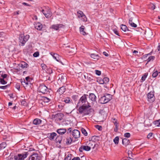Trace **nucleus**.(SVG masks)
I'll list each match as a JSON object with an SVG mask.
<instances>
[{
    "label": "nucleus",
    "instance_id": "7ed1b4c3",
    "mask_svg": "<svg viewBox=\"0 0 160 160\" xmlns=\"http://www.w3.org/2000/svg\"><path fill=\"white\" fill-rule=\"evenodd\" d=\"M29 38V36L28 35H27L25 36H24L23 35H21L19 36V42L21 43L22 45H23Z\"/></svg>",
    "mask_w": 160,
    "mask_h": 160
},
{
    "label": "nucleus",
    "instance_id": "412c9836",
    "mask_svg": "<svg viewBox=\"0 0 160 160\" xmlns=\"http://www.w3.org/2000/svg\"><path fill=\"white\" fill-rule=\"evenodd\" d=\"M91 57L94 59L95 61L98 60L100 57L98 54H95L94 53H92L90 54Z\"/></svg>",
    "mask_w": 160,
    "mask_h": 160
},
{
    "label": "nucleus",
    "instance_id": "39448f33",
    "mask_svg": "<svg viewBox=\"0 0 160 160\" xmlns=\"http://www.w3.org/2000/svg\"><path fill=\"white\" fill-rule=\"evenodd\" d=\"M64 115L62 113H58L55 115H52V117L56 122H59L62 120Z\"/></svg>",
    "mask_w": 160,
    "mask_h": 160
},
{
    "label": "nucleus",
    "instance_id": "7c9ffc66",
    "mask_svg": "<svg viewBox=\"0 0 160 160\" xmlns=\"http://www.w3.org/2000/svg\"><path fill=\"white\" fill-rule=\"evenodd\" d=\"M113 120L115 121V122L114 123L115 126V128L114 129V131L115 132H117L118 130V123L117 122L116 119L114 118Z\"/></svg>",
    "mask_w": 160,
    "mask_h": 160
},
{
    "label": "nucleus",
    "instance_id": "4d7b16f0",
    "mask_svg": "<svg viewBox=\"0 0 160 160\" xmlns=\"http://www.w3.org/2000/svg\"><path fill=\"white\" fill-rule=\"evenodd\" d=\"M22 4L23 5H25V6H31V5L26 3V2H23L22 3Z\"/></svg>",
    "mask_w": 160,
    "mask_h": 160
},
{
    "label": "nucleus",
    "instance_id": "cd10ccee",
    "mask_svg": "<svg viewBox=\"0 0 160 160\" xmlns=\"http://www.w3.org/2000/svg\"><path fill=\"white\" fill-rule=\"evenodd\" d=\"M84 27L83 26H82L80 28V31L81 34L84 35L86 34V32L84 31Z\"/></svg>",
    "mask_w": 160,
    "mask_h": 160
},
{
    "label": "nucleus",
    "instance_id": "bf43d9fd",
    "mask_svg": "<svg viewBox=\"0 0 160 160\" xmlns=\"http://www.w3.org/2000/svg\"><path fill=\"white\" fill-rule=\"evenodd\" d=\"M21 104L23 105H26V102L24 101L23 100L21 102Z\"/></svg>",
    "mask_w": 160,
    "mask_h": 160
},
{
    "label": "nucleus",
    "instance_id": "6e6552de",
    "mask_svg": "<svg viewBox=\"0 0 160 160\" xmlns=\"http://www.w3.org/2000/svg\"><path fill=\"white\" fill-rule=\"evenodd\" d=\"M38 90L40 92L42 93H45L48 92L47 87L43 84L40 85Z\"/></svg>",
    "mask_w": 160,
    "mask_h": 160
},
{
    "label": "nucleus",
    "instance_id": "c03bdc74",
    "mask_svg": "<svg viewBox=\"0 0 160 160\" xmlns=\"http://www.w3.org/2000/svg\"><path fill=\"white\" fill-rule=\"evenodd\" d=\"M104 82L105 83H106L109 81V79L107 77H105L103 79Z\"/></svg>",
    "mask_w": 160,
    "mask_h": 160
},
{
    "label": "nucleus",
    "instance_id": "1a4fd4ad",
    "mask_svg": "<svg viewBox=\"0 0 160 160\" xmlns=\"http://www.w3.org/2000/svg\"><path fill=\"white\" fill-rule=\"evenodd\" d=\"M77 14L78 17L79 18H81L82 21L84 22L87 21V18L82 11H79L77 12Z\"/></svg>",
    "mask_w": 160,
    "mask_h": 160
},
{
    "label": "nucleus",
    "instance_id": "9d476101",
    "mask_svg": "<svg viewBox=\"0 0 160 160\" xmlns=\"http://www.w3.org/2000/svg\"><path fill=\"white\" fill-rule=\"evenodd\" d=\"M42 12L46 18H49L51 16V12L49 8H47L45 10L44 9L42 10Z\"/></svg>",
    "mask_w": 160,
    "mask_h": 160
},
{
    "label": "nucleus",
    "instance_id": "4468645a",
    "mask_svg": "<svg viewBox=\"0 0 160 160\" xmlns=\"http://www.w3.org/2000/svg\"><path fill=\"white\" fill-rule=\"evenodd\" d=\"M28 160H40V158L37 153H34L31 156Z\"/></svg>",
    "mask_w": 160,
    "mask_h": 160
},
{
    "label": "nucleus",
    "instance_id": "4be33fe9",
    "mask_svg": "<svg viewBox=\"0 0 160 160\" xmlns=\"http://www.w3.org/2000/svg\"><path fill=\"white\" fill-rule=\"evenodd\" d=\"M42 26L40 23H38L35 25V28L36 29L39 30H41L42 28Z\"/></svg>",
    "mask_w": 160,
    "mask_h": 160
},
{
    "label": "nucleus",
    "instance_id": "3c124183",
    "mask_svg": "<svg viewBox=\"0 0 160 160\" xmlns=\"http://www.w3.org/2000/svg\"><path fill=\"white\" fill-rule=\"evenodd\" d=\"M96 128L98 129L99 130H101L102 129V127L99 125H97L96 126Z\"/></svg>",
    "mask_w": 160,
    "mask_h": 160
},
{
    "label": "nucleus",
    "instance_id": "ea45409f",
    "mask_svg": "<svg viewBox=\"0 0 160 160\" xmlns=\"http://www.w3.org/2000/svg\"><path fill=\"white\" fill-rule=\"evenodd\" d=\"M81 131L82 133L85 136H87L88 135V133L85 129L84 128H82L81 129Z\"/></svg>",
    "mask_w": 160,
    "mask_h": 160
},
{
    "label": "nucleus",
    "instance_id": "9b49d317",
    "mask_svg": "<svg viewBox=\"0 0 160 160\" xmlns=\"http://www.w3.org/2000/svg\"><path fill=\"white\" fill-rule=\"evenodd\" d=\"M64 26L62 24H54L52 25L50 28L52 29L55 30H59L61 28H64Z\"/></svg>",
    "mask_w": 160,
    "mask_h": 160
},
{
    "label": "nucleus",
    "instance_id": "f3484780",
    "mask_svg": "<svg viewBox=\"0 0 160 160\" xmlns=\"http://www.w3.org/2000/svg\"><path fill=\"white\" fill-rule=\"evenodd\" d=\"M89 98L92 101L96 102L97 98L94 93H90Z\"/></svg>",
    "mask_w": 160,
    "mask_h": 160
},
{
    "label": "nucleus",
    "instance_id": "09e8293b",
    "mask_svg": "<svg viewBox=\"0 0 160 160\" xmlns=\"http://www.w3.org/2000/svg\"><path fill=\"white\" fill-rule=\"evenodd\" d=\"M9 85H7L4 86H0V88H1L3 89H6L7 88L8 86H9Z\"/></svg>",
    "mask_w": 160,
    "mask_h": 160
},
{
    "label": "nucleus",
    "instance_id": "e433bc0d",
    "mask_svg": "<svg viewBox=\"0 0 160 160\" xmlns=\"http://www.w3.org/2000/svg\"><path fill=\"white\" fill-rule=\"evenodd\" d=\"M66 144H70L71 143L72 140L70 137L67 138Z\"/></svg>",
    "mask_w": 160,
    "mask_h": 160
},
{
    "label": "nucleus",
    "instance_id": "423d86ee",
    "mask_svg": "<svg viewBox=\"0 0 160 160\" xmlns=\"http://www.w3.org/2000/svg\"><path fill=\"white\" fill-rule=\"evenodd\" d=\"M20 81L25 88H30L32 85L30 81H25L24 78L20 79Z\"/></svg>",
    "mask_w": 160,
    "mask_h": 160
},
{
    "label": "nucleus",
    "instance_id": "864d4df0",
    "mask_svg": "<svg viewBox=\"0 0 160 160\" xmlns=\"http://www.w3.org/2000/svg\"><path fill=\"white\" fill-rule=\"evenodd\" d=\"M15 87L18 90H19L20 89V86L19 83H17L15 85Z\"/></svg>",
    "mask_w": 160,
    "mask_h": 160
},
{
    "label": "nucleus",
    "instance_id": "0e129e2a",
    "mask_svg": "<svg viewBox=\"0 0 160 160\" xmlns=\"http://www.w3.org/2000/svg\"><path fill=\"white\" fill-rule=\"evenodd\" d=\"M105 83L103 79L101 80L100 81V83L101 84H103V83Z\"/></svg>",
    "mask_w": 160,
    "mask_h": 160
},
{
    "label": "nucleus",
    "instance_id": "f257e3e1",
    "mask_svg": "<svg viewBox=\"0 0 160 160\" xmlns=\"http://www.w3.org/2000/svg\"><path fill=\"white\" fill-rule=\"evenodd\" d=\"M90 107L91 106L89 104L87 105H82L78 108V112H77V113L82 114L83 116L88 115L91 112V110H92L91 108L88 109V108Z\"/></svg>",
    "mask_w": 160,
    "mask_h": 160
},
{
    "label": "nucleus",
    "instance_id": "b1692460",
    "mask_svg": "<svg viewBox=\"0 0 160 160\" xmlns=\"http://www.w3.org/2000/svg\"><path fill=\"white\" fill-rule=\"evenodd\" d=\"M53 58L56 60L61 63L63 64L62 63V62L59 59V55L58 54H53Z\"/></svg>",
    "mask_w": 160,
    "mask_h": 160
},
{
    "label": "nucleus",
    "instance_id": "c756f323",
    "mask_svg": "<svg viewBox=\"0 0 160 160\" xmlns=\"http://www.w3.org/2000/svg\"><path fill=\"white\" fill-rule=\"evenodd\" d=\"M7 77V75L6 74L3 73L2 71L0 72V78L2 79H5Z\"/></svg>",
    "mask_w": 160,
    "mask_h": 160
},
{
    "label": "nucleus",
    "instance_id": "393cba45",
    "mask_svg": "<svg viewBox=\"0 0 160 160\" xmlns=\"http://www.w3.org/2000/svg\"><path fill=\"white\" fill-rule=\"evenodd\" d=\"M129 140L127 138H124L122 140V144L126 146L129 143Z\"/></svg>",
    "mask_w": 160,
    "mask_h": 160
},
{
    "label": "nucleus",
    "instance_id": "69168bd1",
    "mask_svg": "<svg viewBox=\"0 0 160 160\" xmlns=\"http://www.w3.org/2000/svg\"><path fill=\"white\" fill-rule=\"evenodd\" d=\"M29 78H30L29 77H26L25 78V81H29L28 80Z\"/></svg>",
    "mask_w": 160,
    "mask_h": 160
},
{
    "label": "nucleus",
    "instance_id": "20e7f679",
    "mask_svg": "<svg viewBox=\"0 0 160 160\" xmlns=\"http://www.w3.org/2000/svg\"><path fill=\"white\" fill-rule=\"evenodd\" d=\"M28 156L27 152H24V153L18 154V155L14 156V159L15 160H24Z\"/></svg>",
    "mask_w": 160,
    "mask_h": 160
},
{
    "label": "nucleus",
    "instance_id": "338daca9",
    "mask_svg": "<svg viewBox=\"0 0 160 160\" xmlns=\"http://www.w3.org/2000/svg\"><path fill=\"white\" fill-rule=\"evenodd\" d=\"M158 51L160 52V45L158 46Z\"/></svg>",
    "mask_w": 160,
    "mask_h": 160
},
{
    "label": "nucleus",
    "instance_id": "8fccbe9b",
    "mask_svg": "<svg viewBox=\"0 0 160 160\" xmlns=\"http://www.w3.org/2000/svg\"><path fill=\"white\" fill-rule=\"evenodd\" d=\"M95 72L96 74L98 76L100 75L101 74V71L98 70H95Z\"/></svg>",
    "mask_w": 160,
    "mask_h": 160
},
{
    "label": "nucleus",
    "instance_id": "c85d7f7f",
    "mask_svg": "<svg viewBox=\"0 0 160 160\" xmlns=\"http://www.w3.org/2000/svg\"><path fill=\"white\" fill-rule=\"evenodd\" d=\"M72 156V154L69 153H68L67 155L66 154L64 160H71Z\"/></svg>",
    "mask_w": 160,
    "mask_h": 160
},
{
    "label": "nucleus",
    "instance_id": "e2e57ef3",
    "mask_svg": "<svg viewBox=\"0 0 160 160\" xmlns=\"http://www.w3.org/2000/svg\"><path fill=\"white\" fill-rule=\"evenodd\" d=\"M103 54L106 56L107 57L108 56V54L106 52H103Z\"/></svg>",
    "mask_w": 160,
    "mask_h": 160
},
{
    "label": "nucleus",
    "instance_id": "0eeeda50",
    "mask_svg": "<svg viewBox=\"0 0 160 160\" xmlns=\"http://www.w3.org/2000/svg\"><path fill=\"white\" fill-rule=\"evenodd\" d=\"M88 96L87 95L84 94L79 99V101L78 103V104L80 105H85L86 102H87L88 105L89 104L87 101V96Z\"/></svg>",
    "mask_w": 160,
    "mask_h": 160
},
{
    "label": "nucleus",
    "instance_id": "5701e85b",
    "mask_svg": "<svg viewBox=\"0 0 160 160\" xmlns=\"http://www.w3.org/2000/svg\"><path fill=\"white\" fill-rule=\"evenodd\" d=\"M129 23L131 26L136 28L137 27V25L132 22V18H130Z\"/></svg>",
    "mask_w": 160,
    "mask_h": 160
},
{
    "label": "nucleus",
    "instance_id": "de8ad7c7",
    "mask_svg": "<svg viewBox=\"0 0 160 160\" xmlns=\"http://www.w3.org/2000/svg\"><path fill=\"white\" fill-rule=\"evenodd\" d=\"M124 136L126 138H128L130 136V134L129 133H126L124 134Z\"/></svg>",
    "mask_w": 160,
    "mask_h": 160
},
{
    "label": "nucleus",
    "instance_id": "c9c22d12",
    "mask_svg": "<svg viewBox=\"0 0 160 160\" xmlns=\"http://www.w3.org/2000/svg\"><path fill=\"white\" fill-rule=\"evenodd\" d=\"M119 138L118 136L116 137L113 139V142L115 144H118V143Z\"/></svg>",
    "mask_w": 160,
    "mask_h": 160
},
{
    "label": "nucleus",
    "instance_id": "052dcab7",
    "mask_svg": "<svg viewBox=\"0 0 160 160\" xmlns=\"http://www.w3.org/2000/svg\"><path fill=\"white\" fill-rule=\"evenodd\" d=\"M78 96L77 95H73L72 96V98L75 100L77 99L78 98Z\"/></svg>",
    "mask_w": 160,
    "mask_h": 160
},
{
    "label": "nucleus",
    "instance_id": "f704fd0d",
    "mask_svg": "<svg viewBox=\"0 0 160 160\" xmlns=\"http://www.w3.org/2000/svg\"><path fill=\"white\" fill-rule=\"evenodd\" d=\"M154 58L155 57L154 56H152L149 57L147 60V62L146 64H147L149 62L151 61H153L154 59Z\"/></svg>",
    "mask_w": 160,
    "mask_h": 160
},
{
    "label": "nucleus",
    "instance_id": "aec40b11",
    "mask_svg": "<svg viewBox=\"0 0 160 160\" xmlns=\"http://www.w3.org/2000/svg\"><path fill=\"white\" fill-rule=\"evenodd\" d=\"M57 132L60 134H63L65 133L66 132V130L64 128H59L57 130Z\"/></svg>",
    "mask_w": 160,
    "mask_h": 160
},
{
    "label": "nucleus",
    "instance_id": "13d9d810",
    "mask_svg": "<svg viewBox=\"0 0 160 160\" xmlns=\"http://www.w3.org/2000/svg\"><path fill=\"white\" fill-rule=\"evenodd\" d=\"M80 158L79 157H74L72 160H80Z\"/></svg>",
    "mask_w": 160,
    "mask_h": 160
},
{
    "label": "nucleus",
    "instance_id": "6ab92c4d",
    "mask_svg": "<svg viewBox=\"0 0 160 160\" xmlns=\"http://www.w3.org/2000/svg\"><path fill=\"white\" fill-rule=\"evenodd\" d=\"M42 121V120L36 118L33 120V123L35 125H38L41 123Z\"/></svg>",
    "mask_w": 160,
    "mask_h": 160
},
{
    "label": "nucleus",
    "instance_id": "58836bf2",
    "mask_svg": "<svg viewBox=\"0 0 160 160\" xmlns=\"http://www.w3.org/2000/svg\"><path fill=\"white\" fill-rule=\"evenodd\" d=\"M154 124L157 126L160 127V119L155 121Z\"/></svg>",
    "mask_w": 160,
    "mask_h": 160
},
{
    "label": "nucleus",
    "instance_id": "dca6fc26",
    "mask_svg": "<svg viewBox=\"0 0 160 160\" xmlns=\"http://www.w3.org/2000/svg\"><path fill=\"white\" fill-rule=\"evenodd\" d=\"M91 147L87 146L82 145L79 148V151L82 152L83 150L88 151L90 150Z\"/></svg>",
    "mask_w": 160,
    "mask_h": 160
},
{
    "label": "nucleus",
    "instance_id": "2f4dec72",
    "mask_svg": "<svg viewBox=\"0 0 160 160\" xmlns=\"http://www.w3.org/2000/svg\"><path fill=\"white\" fill-rule=\"evenodd\" d=\"M19 65H20V67L22 68H24L27 67L28 65L27 63L25 62H23L21 64H19Z\"/></svg>",
    "mask_w": 160,
    "mask_h": 160
},
{
    "label": "nucleus",
    "instance_id": "6e6d98bb",
    "mask_svg": "<svg viewBox=\"0 0 160 160\" xmlns=\"http://www.w3.org/2000/svg\"><path fill=\"white\" fill-rule=\"evenodd\" d=\"M113 31L114 32V33L116 34L118 36H119V33L118 32V31H117L116 30H113Z\"/></svg>",
    "mask_w": 160,
    "mask_h": 160
},
{
    "label": "nucleus",
    "instance_id": "473e14b6",
    "mask_svg": "<svg viewBox=\"0 0 160 160\" xmlns=\"http://www.w3.org/2000/svg\"><path fill=\"white\" fill-rule=\"evenodd\" d=\"M7 146L6 142H3L0 144V150L4 148Z\"/></svg>",
    "mask_w": 160,
    "mask_h": 160
},
{
    "label": "nucleus",
    "instance_id": "603ef678",
    "mask_svg": "<svg viewBox=\"0 0 160 160\" xmlns=\"http://www.w3.org/2000/svg\"><path fill=\"white\" fill-rule=\"evenodd\" d=\"M150 6H151V9H152V10H154L155 9V5L153 4H150Z\"/></svg>",
    "mask_w": 160,
    "mask_h": 160
},
{
    "label": "nucleus",
    "instance_id": "a878e982",
    "mask_svg": "<svg viewBox=\"0 0 160 160\" xmlns=\"http://www.w3.org/2000/svg\"><path fill=\"white\" fill-rule=\"evenodd\" d=\"M41 100L44 102H48L50 101V99L45 97H42Z\"/></svg>",
    "mask_w": 160,
    "mask_h": 160
},
{
    "label": "nucleus",
    "instance_id": "680f3d73",
    "mask_svg": "<svg viewBox=\"0 0 160 160\" xmlns=\"http://www.w3.org/2000/svg\"><path fill=\"white\" fill-rule=\"evenodd\" d=\"M19 13V11H16V12H14V15H18Z\"/></svg>",
    "mask_w": 160,
    "mask_h": 160
},
{
    "label": "nucleus",
    "instance_id": "f8f14e48",
    "mask_svg": "<svg viewBox=\"0 0 160 160\" xmlns=\"http://www.w3.org/2000/svg\"><path fill=\"white\" fill-rule=\"evenodd\" d=\"M48 135V138L51 141L56 139L57 137V133L54 132L49 133Z\"/></svg>",
    "mask_w": 160,
    "mask_h": 160
},
{
    "label": "nucleus",
    "instance_id": "72a5a7b5",
    "mask_svg": "<svg viewBox=\"0 0 160 160\" xmlns=\"http://www.w3.org/2000/svg\"><path fill=\"white\" fill-rule=\"evenodd\" d=\"M144 34L146 35L145 37H148L152 35V32L151 31L148 32L145 31Z\"/></svg>",
    "mask_w": 160,
    "mask_h": 160
},
{
    "label": "nucleus",
    "instance_id": "ddd939ff",
    "mask_svg": "<svg viewBox=\"0 0 160 160\" xmlns=\"http://www.w3.org/2000/svg\"><path fill=\"white\" fill-rule=\"evenodd\" d=\"M148 101L152 102H153L155 100V97L153 92H150L148 94Z\"/></svg>",
    "mask_w": 160,
    "mask_h": 160
},
{
    "label": "nucleus",
    "instance_id": "f03ea898",
    "mask_svg": "<svg viewBox=\"0 0 160 160\" xmlns=\"http://www.w3.org/2000/svg\"><path fill=\"white\" fill-rule=\"evenodd\" d=\"M112 99V97L110 94H106L101 97L99 100V102L101 104H104L108 102Z\"/></svg>",
    "mask_w": 160,
    "mask_h": 160
},
{
    "label": "nucleus",
    "instance_id": "37998d69",
    "mask_svg": "<svg viewBox=\"0 0 160 160\" xmlns=\"http://www.w3.org/2000/svg\"><path fill=\"white\" fill-rule=\"evenodd\" d=\"M66 103H69L70 101V99L69 98H66L63 101Z\"/></svg>",
    "mask_w": 160,
    "mask_h": 160
},
{
    "label": "nucleus",
    "instance_id": "4c0bfd02",
    "mask_svg": "<svg viewBox=\"0 0 160 160\" xmlns=\"http://www.w3.org/2000/svg\"><path fill=\"white\" fill-rule=\"evenodd\" d=\"M159 73H160V72H158L157 71H156L152 73V76L153 77L155 78Z\"/></svg>",
    "mask_w": 160,
    "mask_h": 160
},
{
    "label": "nucleus",
    "instance_id": "774afa93",
    "mask_svg": "<svg viewBox=\"0 0 160 160\" xmlns=\"http://www.w3.org/2000/svg\"><path fill=\"white\" fill-rule=\"evenodd\" d=\"M138 52L136 50H134L133 52V53H135V54L137 53H138Z\"/></svg>",
    "mask_w": 160,
    "mask_h": 160
},
{
    "label": "nucleus",
    "instance_id": "5fc2aeb1",
    "mask_svg": "<svg viewBox=\"0 0 160 160\" xmlns=\"http://www.w3.org/2000/svg\"><path fill=\"white\" fill-rule=\"evenodd\" d=\"M152 133H150L148 134L147 135V137L148 138H149L152 137Z\"/></svg>",
    "mask_w": 160,
    "mask_h": 160
},
{
    "label": "nucleus",
    "instance_id": "a19ab883",
    "mask_svg": "<svg viewBox=\"0 0 160 160\" xmlns=\"http://www.w3.org/2000/svg\"><path fill=\"white\" fill-rule=\"evenodd\" d=\"M0 78V82L2 84H5L7 83V82L4 79Z\"/></svg>",
    "mask_w": 160,
    "mask_h": 160
},
{
    "label": "nucleus",
    "instance_id": "79ce46f5",
    "mask_svg": "<svg viewBox=\"0 0 160 160\" xmlns=\"http://www.w3.org/2000/svg\"><path fill=\"white\" fill-rule=\"evenodd\" d=\"M147 76H148V74L147 73H145L144 74V75H143L142 77V78H141L142 80L143 81H144L145 80L146 78L147 77Z\"/></svg>",
    "mask_w": 160,
    "mask_h": 160
},
{
    "label": "nucleus",
    "instance_id": "a211bd4d",
    "mask_svg": "<svg viewBox=\"0 0 160 160\" xmlns=\"http://www.w3.org/2000/svg\"><path fill=\"white\" fill-rule=\"evenodd\" d=\"M66 90V88L65 86H63L60 88L57 91V92H58L59 94L61 95L65 92Z\"/></svg>",
    "mask_w": 160,
    "mask_h": 160
},
{
    "label": "nucleus",
    "instance_id": "a18cd8bd",
    "mask_svg": "<svg viewBox=\"0 0 160 160\" xmlns=\"http://www.w3.org/2000/svg\"><path fill=\"white\" fill-rule=\"evenodd\" d=\"M41 66L43 69L45 70L46 69L47 66L45 64L42 63L41 64Z\"/></svg>",
    "mask_w": 160,
    "mask_h": 160
},
{
    "label": "nucleus",
    "instance_id": "bb28decb",
    "mask_svg": "<svg viewBox=\"0 0 160 160\" xmlns=\"http://www.w3.org/2000/svg\"><path fill=\"white\" fill-rule=\"evenodd\" d=\"M121 29L124 32H126L127 31H129L128 29L127 26L125 25L122 24L121 25Z\"/></svg>",
    "mask_w": 160,
    "mask_h": 160
},
{
    "label": "nucleus",
    "instance_id": "49530a36",
    "mask_svg": "<svg viewBox=\"0 0 160 160\" xmlns=\"http://www.w3.org/2000/svg\"><path fill=\"white\" fill-rule=\"evenodd\" d=\"M39 55V52H36L34 53L33 54V56L35 57H37Z\"/></svg>",
    "mask_w": 160,
    "mask_h": 160
},
{
    "label": "nucleus",
    "instance_id": "2eb2a0df",
    "mask_svg": "<svg viewBox=\"0 0 160 160\" xmlns=\"http://www.w3.org/2000/svg\"><path fill=\"white\" fill-rule=\"evenodd\" d=\"M72 136L75 138H78L80 137V132L78 130H74L72 131Z\"/></svg>",
    "mask_w": 160,
    "mask_h": 160
}]
</instances>
